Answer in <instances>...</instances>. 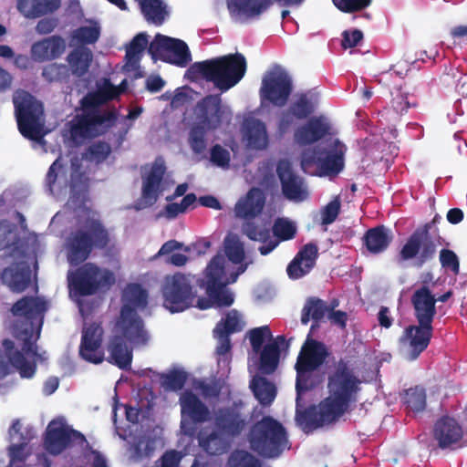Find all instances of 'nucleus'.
I'll return each instance as SVG.
<instances>
[{
	"label": "nucleus",
	"instance_id": "f257e3e1",
	"mask_svg": "<svg viewBox=\"0 0 467 467\" xmlns=\"http://www.w3.org/2000/svg\"><path fill=\"white\" fill-rule=\"evenodd\" d=\"M47 308L48 303L40 297H25L14 305L12 313L24 327L21 331L16 327L14 333L24 344L20 352L14 350L12 341L3 342L4 349L0 350V379L10 373L12 367L21 378L31 379L35 375L36 360L45 358V352L38 353L35 342L39 337L43 315Z\"/></svg>",
	"mask_w": 467,
	"mask_h": 467
},
{
	"label": "nucleus",
	"instance_id": "f03ea898",
	"mask_svg": "<svg viewBox=\"0 0 467 467\" xmlns=\"http://www.w3.org/2000/svg\"><path fill=\"white\" fill-rule=\"evenodd\" d=\"M147 293L140 285H128L122 293L120 315L114 323L108 345L110 362L120 368L130 366L131 348L143 346L149 340V334L139 312L147 306Z\"/></svg>",
	"mask_w": 467,
	"mask_h": 467
},
{
	"label": "nucleus",
	"instance_id": "7ed1b4c3",
	"mask_svg": "<svg viewBox=\"0 0 467 467\" xmlns=\"http://www.w3.org/2000/svg\"><path fill=\"white\" fill-rule=\"evenodd\" d=\"M225 256L217 254L207 265L201 285L205 287L206 293L219 306H229L234 297L232 292L224 287L234 283L248 265L245 261L244 244L240 238L229 234L223 241Z\"/></svg>",
	"mask_w": 467,
	"mask_h": 467
},
{
	"label": "nucleus",
	"instance_id": "20e7f679",
	"mask_svg": "<svg viewBox=\"0 0 467 467\" xmlns=\"http://www.w3.org/2000/svg\"><path fill=\"white\" fill-rule=\"evenodd\" d=\"M126 85V79L119 86H114L109 79L101 78L97 82L96 91L83 98V112L72 120L70 127V136L76 143L103 133L113 124L115 114L98 108V105L117 98L125 91Z\"/></svg>",
	"mask_w": 467,
	"mask_h": 467
},
{
	"label": "nucleus",
	"instance_id": "39448f33",
	"mask_svg": "<svg viewBox=\"0 0 467 467\" xmlns=\"http://www.w3.org/2000/svg\"><path fill=\"white\" fill-rule=\"evenodd\" d=\"M360 381L346 364L340 363L329 376V396L315 410L317 425L328 424L338 419L356 399Z\"/></svg>",
	"mask_w": 467,
	"mask_h": 467
},
{
	"label": "nucleus",
	"instance_id": "423d86ee",
	"mask_svg": "<svg viewBox=\"0 0 467 467\" xmlns=\"http://www.w3.org/2000/svg\"><path fill=\"white\" fill-rule=\"evenodd\" d=\"M81 228L72 234L66 244L67 257L71 265L85 261L93 248H103L109 242L107 232L101 227L96 213L86 206L78 212Z\"/></svg>",
	"mask_w": 467,
	"mask_h": 467
},
{
	"label": "nucleus",
	"instance_id": "0eeeda50",
	"mask_svg": "<svg viewBox=\"0 0 467 467\" xmlns=\"http://www.w3.org/2000/svg\"><path fill=\"white\" fill-rule=\"evenodd\" d=\"M213 428H204L198 434L199 445L210 454H222L228 449L231 439L239 435L246 425L245 419L236 410L214 411Z\"/></svg>",
	"mask_w": 467,
	"mask_h": 467
},
{
	"label": "nucleus",
	"instance_id": "6e6552de",
	"mask_svg": "<svg viewBox=\"0 0 467 467\" xmlns=\"http://www.w3.org/2000/svg\"><path fill=\"white\" fill-rule=\"evenodd\" d=\"M8 463L0 457V467H50L51 463L45 453L35 451L30 444L35 431L30 426H25L15 420L9 428Z\"/></svg>",
	"mask_w": 467,
	"mask_h": 467
},
{
	"label": "nucleus",
	"instance_id": "1a4fd4ad",
	"mask_svg": "<svg viewBox=\"0 0 467 467\" xmlns=\"http://www.w3.org/2000/svg\"><path fill=\"white\" fill-rule=\"evenodd\" d=\"M252 351L248 358V369L251 374L262 372L269 374L278 365L280 349L285 347L284 337H274L269 327L263 326L248 332Z\"/></svg>",
	"mask_w": 467,
	"mask_h": 467
},
{
	"label": "nucleus",
	"instance_id": "9d476101",
	"mask_svg": "<svg viewBox=\"0 0 467 467\" xmlns=\"http://www.w3.org/2000/svg\"><path fill=\"white\" fill-rule=\"evenodd\" d=\"M193 69L224 92L234 87L246 72V60L239 53L197 63Z\"/></svg>",
	"mask_w": 467,
	"mask_h": 467
},
{
	"label": "nucleus",
	"instance_id": "9b49d317",
	"mask_svg": "<svg viewBox=\"0 0 467 467\" xmlns=\"http://www.w3.org/2000/svg\"><path fill=\"white\" fill-rule=\"evenodd\" d=\"M345 146L336 138H329L317 148L306 149L301 158L302 170L311 175L332 176L344 166Z\"/></svg>",
	"mask_w": 467,
	"mask_h": 467
},
{
	"label": "nucleus",
	"instance_id": "f8f14e48",
	"mask_svg": "<svg viewBox=\"0 0 467 467\" xmlns=\"http://www.w3.org/2000/svg\"><path fill=\"white\" fill-rule=\"evenodd\" d=\"M193 277L190 275L177 273L167 275L162 285L163 306L171 313H178L196 306L200 309H207L218 306L213 299H198L195 302Z\"/></svg>",
	"mask_w": 467,
	"mask_h": 467
},
{
	"label": "nucleus",
	"instance_id": "ddd939ff",
	"mask_svg": "<svg viewBox=\"0 0 467 467\" xmlns=\"http://www.w3.org/2000/svg\"><path fill=\"white\" fill-rule=\"evenodd\" d=\"M218 393L216 387L202 382L195 383L193 390L185 389L182 393L180 397L181 428L185 434L190 436L193 434V423L210 421L213 419L208 408L199 400L198 395L212 398Z\"/></svg>",
	"mask_w": 467,
	"mask_h": 467
},
{
	"label": "nucleus",
	"instance_id": "4468645a",
	"mask_svg": "<svg viewBox=\"0 0 467 467\" xmlns=\"http://www.w3.org/2000/svg\"><path fill=\"white\" fill-rule=\"evenodd\" d=\"M18 242L17 228L9 223H0V250L10 248L11 255L15 254L22 259L16 264V269L6 268L2 280L13 292H22L30 283V272L21 247L16 245Z\"/></svg>",
	"mask_w": 467,
	"mask_h": 467
},
{
	"label": "nucleus",
	"instance_id": "2eb2a0df",
	"mask_svg": "<svg viewBox=\"0 0 467 467\" xmlns=\"http://www.w3.org/2000/svg\"><path fill=\"white\" fill-rule=\"evenodd\" d=\"M14 104L21 134L32 140L42 141L47 132L44 129L42 104L25 91L16 92Z\"/></svg>",
	"mask_w": 467,
	"mask_h": 467
},
{
	"label": "nucleus",
	"instance_id": "dca6fc26",
	"mask_svg": "<svg viewBox=\"0 0 467 467\" xmlns=\"http://www.w3.org/2000/svg\"><path fill=\"white\" fill-rule=\"evenodd\" d=\"M251 448L265 457H276L286 447V436L282 425L270 417L257 422L249 434Z\"/></svg>",
	"mask_w": 467,
	"mask_h": 467
},
{
	"label": "nucleus",
	"instance_id": "f3484780",
	"mask_svg": "<svg viewBox=\"0 0 467 467\" xmlns=\"http://www.w3.org/2000/svg\"><path fill=\"white\" fill-rule=\"evenodd\" d=\"M150 408V401L141 402L138 407H125L127 420L132 424L128 435L119 427L116 426L118 435L128 441L130 457L135 460L148 456L155 449L156 441L150 439L146 433L139 431L136 425L140 420L149 417Z\"/></svg>",
	"mask_w": 467,
	"mask_h": 467
},
{
	"label": "nucleus",
	"instance_id": "a211bd4d",
	"mask_svg": "<svg viewBox=\"0 0 467 467\" xmlns=\"http://www.w3.org/2000/svg\"><path fill=\"white\" fill-rule=\"evenodd\" d=\"M296 225L286 218H279L275 221L271 236L269 226L246 223L243 225V233L251 240L262 243L259 247L261 254L266 255L272 252L280 241L292 239L296 233Z\"/></svg>",
	"mask_w": 467,
	"mask_h": 467
},
{
	"label": "nucleus",
	"instance_id": "6ab92c4d",
	"mask_svg": "<svg viewBox=\"0 0 467 467\" xmlns=\"http://www.w3.org/2000/svg\"><path fill=\"white\" fill-rule=\"evenodd\" d=\"M71 296L90 295L97 290L109 288L114 282L113 273L99 269L92 264H86L75 273H68Z\"/></svg>",
	"mask_w": 467,
	"mask_h": 467
},
{
	"label": "nucleus",
	"instance_id": "aec40b11",
	"mask_svg": "<svg viewBox=\"0 0 467 467\" xmlns=\"http://www.w3.org/2000/svg\"><path fill=\"white\" fill-rule=\"evenodd\" d=\"M165 169L164 161L161 159L143 168L141 196L137 202V209H144L154 204L160 195L173 184V182L165 176Z\"/></svg>",
	"mask_w": 467,
	"mask_h": 467
},
{
	"label": "nucleus",
	"instance_id": "412c9836",
	"mask_svg": "<svg viewBox=\"0 0 467 467\" xmlns=\"http://www.w3.org/2000/svg\"><path fill=\"white\" fill-rule=\"evenodd\" d=\"M292 80L281 67L267 71L262 79L260 99L262 105L268 102L276 107H283L292 92Z\"/></svg>",
	"mask_w": 467,
	"mask_h": 467
},
{
	"label": "nucleus",
	"instance_id": "4be33fe9",
	"mask_svg": "<svg viewBox=\"0 0 467 467\" xmlns=\"http://www.w3.org/2000/svg\"><path fill=\"white\" fill-rule=\"evenodd\" d=\"M85 443V437L71 429L63 417L54 419L47 427L44 445L46 450L53 455L61 453L67 447L83 446Z\"/></svg>",
	"mask_w": 467,
	"mask_h": 467
},
{
	"label": "nucleus",
	"instance_id": "5701e85b",
	"mask_svg": "<svg viewBox=\"0 0 467 467\" xmlns=\"http://www.w3.org/2000/svg\"><path fill=\"white\" fill-rule=\"evenodd\" d=\"M149 53L153 60L161 59L180 67L191 61V53L183 41L161 34L150 44Z\"/></svg>",
	"mask_w": 467,
	"mask_h": 467
},
{
	"label": "nucleus",
	"instance_id": "b1692460",
	"mask_svg": "<svg viewBox=\"0 0 467 467\" xmlns=\"http://www.w3.org/2000/svg\"><path fill=\"white\" fill-rule=\"evenodd\" d=\"M327 354L324 345L307 337L302 347L296 365L297 371L296 390L298 396L303 390L308 388V373L324 362Z\"/></svg>",
	"mask_w": 467,
	"mask_h": 467
},
{
	"label": "nucleus",
	"instance_id": "393cba45",
	"mask_svg": "<svg viewBox=\"0 0 467 467\" xmlns=\"http://www.w3.org/2000/svg\"><path fill=\"white\" fill-rule=\"evenodd\" d=\"M198 117L197 126L205 130L219 128L224 123H229L232 118V110L228 105L223 104L219 96H208L201 101L196 108Z\"/></svg>",
	"mask_w": 467,
	"mask_h": 467
},
{
	"label": "nucleus",
	"instance_id": "a878e982",
	"mask_svg": "<svg viewBox=\"0 0 467 467\" xmlns=\"http://www.w3.org/2000/svg\"><path fill=\"white\" fill-rule=\"evenodd\" d=\"M432 327L428 324L409 327L401 337L402 347L410 359H415L429 345Z\"/></svg>",
	"mask_w": 467,
	"mask_h": 467
},
{
	"label": "nucleus",
	"instance_id": "bb28decb",
	"mask_svg": "<svg viewBox=\"0 0 467 467\" xmlns=\"http://www.w3.org/2000/svg\"><path fill=\"white\" fill-rule=\"evenodd\" d=\"M277 172L282 183L285 196L294 202H302L308 197V191L303 180L295 175L291 163L288 161H281L277 166Z\"/></svg>",
	"mask_w": 467,
	"mask_h": 467
},
{
	"label": "nucleus",
	"instance_id": "cd10ccee",
	"mask_svg": "<svg viewBox=\"0 0 467 467\" xmlns=\"http://www.w3.org/2000/svg\"><path fill=\"white\" fill-rule=\"evenodd\" d=\"M435 253V245L427 238L426 232H415L406 242L400 251L403 260L415 258L419 265L432 257Z\"/></svg>",
	"mask_w": 467,
	"mask_h": 467
},
{
	"label": "nucleus",
	"instance_id": "c85d7f7f",
	"mask_svg": "<svg viewBox=\"0 0 467 467\" xmlns=\"http://www.w3.org/2000/svg\"><path fill=\"white\" fill-rule=\"evenodd\" d=\"M102 328L99 325H85L79 353L81 357L91 363L99 364L104 358L101 350Z\"/></svg>",
	"mask_w": 467,
	"mask_h": 467
},
{
	"label": "nucleus",
	"instance_id": "c756f323",
	"mask_svg": "<svg viewBox=\"0 0 467 467\" xmlns=\"http://www.w3.org/2000/svg\"><path fill=\"white\" fill-rule=\"evenodd\" d=\"M243 140L251 149H264L268 143V135L264 122L247 115L242 126Z\"/></svg>",
	"mask_w": 467,
	"mask_h": 467
},
{
	"label": "nucleus",
	"instance_id": "7c9ffc66",
	"mask_svg": "<svg viewBox=\"0 0 467 467\" xmlns=\"http://www.w3.org/2000/svg\"><path fill=\"white\" fill-rule=\"evenodd\" d=\"M330 124L324 117L312 118L306 124L297 128L295 140L299 144H310L329 133Z\"/></svg>",
	"mask_w": 467,
	"mask_h": 467
},
{
	"label": "nucleus",
	"instance_id": "2f4dec72",
	"mask_svg": "<svg viewBox=\"0 0 467 467\" xmlns=\"http://www.w3.org/2000/svg\"><path fill=\"white\" fill-rule=\"evenodd\" d=\"M65 49V40L53 36L35 43L31 47V57L35 61L44 62L60 57Z\"/></svg>",
	"mask_w": 467,
	"mask_h": 467
},
{
	"label": "nucleus",
	"instance_id": "473e14b6",
	"mask_svg": "<svg viewBox=\"0 0 467 467\" xmlns=\"http://www.w3.org/2000/svg\"><path fill=\"white\" fill-rule=\"evenodd\" d=\"M317 255V247L316 245L312 244L305 245L287 266L289 277L297 279L306 275L315 265Z\"/></svg>",
	"mask_w": 467,
	"mask_h": 467
},
{
	"label": "nucleus",
	"instance_id": "72a5a7b5",
	"mask_svg": "<svg viewBox=\"0 0 467 467\" xmlns=\"http://www.w3.org/2000/svg\"><path fill=\"white\" fill-rule=\"evenodd\" d=\"M434 436L439 445L446 448L461 441L462 429L453 418L443 417L435 424Z\"/></svg>",
	"mask_w": 467,
	"mask_h": 467
},
{
	"label": "nucleus",
	"instance_id": "f704fd0d",
	"mask_svg": "<svg viewBox=\"0 0 467 467\" xmlns=\"http://www.w3.org/2000/svg\"><path fill=\"white\" fill-rule=\"evenodd\" d=\"M230 13L238 19L254 17L265 11L271 0H227Z\"/></svg>",
	"mask_w": 467,
	"mask_h": 467
},
{
	"label": "nucleus",
	"instance_id": "c9c22d12",
	"mask_svg": "<svg viewBox=\"0 0 467 467\" xmlns=\"http://www.w3.org/2000/svg\"><path fill=\"white\" fill-rule=\"evenodd\" d=\"M265 204V196L259 189H252L245 197L241 198L234 207L237 217L252 218L261 213Z\"/></svg>",
	"mask_w": 467,
	"mask_h": 467
},
{
	"label": "nucleus",
	"instance_id": "e433bc0d",
	"mask_svg": "<svg viewBox=\"0 0 467 467\" xmlns=\"http://www.w3.org/2000/svg\"><path fill=\"white\" fill-rule=\"evenodd\" d=\"M412 301L419 323L431 325L435 315V299L431 292L421 288L414 294Z\"/></svg>",
	"mask_w": 467,
	"mask_h": 467
},
{
	"label": "nucleus",
	"instance_id": "4c0bfd02",
	"mask_svg": "<svg viewBox=\"0 0 467 467\" xmlns=\"http://www.w3.org/2000/svg\"><path fill=\"white\" fill-rule=\"evenodd\" d=\"M195 250V245L185 246L175 240L166 242L159 250L158 256L169 255L168 263L176 266L184 265L188 261L187 254L191 255Z\"/></svg>",
	"mask_w": 467,
	"mask_h": 467
},
{
	"label": "nucleus",
	"instance_id": "58836bf2",
	"mask_svg": "<svg viewBox=\"0 0 467 467\" xmlns=\"http://www.w3.org/2000/svg\"><path fill=\"white\" fill-rule=\"evenodd\" d=\"M100 36V26L95 20H86L79 27L75 29L70 37L69 45H88L97 42Z\"/></svg>",
	"mask_w": 467,
	"mask_h": 467
},
{
	"label": "nucleus",
	"instance_id": "ea45409f",
	"mask_svg": "<svg viewBox=\"0 0 467 467\" xmlns=\"http://www.w3.org/2000/svg\"><path fill=\"white\" fill-rule=\"evenodd\" d=\"M148 36L144 33L138 34L130 42L126 51V62L124 69L128 72L136 71L139 62L148 45Z\"/></svg>",
	"mask_w": 467,
	"mask_h": 467
},
{
	"label": "nucleus",
	"instance_id": "a19ab883",
	"mask_svg": "<svg viewBox=\"0 0 467 467\" xmlns=\"http://www.w3.org/2000/svg\"><path fill=\"white\" fill-rule=\"evenodd\" d=\"M145 19L156 26L161 25L169 12L167 5L161 0H137Z\"/></svg>",
	"mask_w": 467,
	"mask_h": 467
},
{
	"label": "nucleus",
	"instance_id": "79ce46f5",
	"mask_svg": "<svg viewBox=\"0 0 467 467\" xmlns=\"http://www.w3.org/2000/svg\"><path fill=\"white\" fill-rule=\"evenodd\" d=\"M392 239L389 230L377 227L369 230L366 234L367 248L374 254L384 251Z\"/></svg>",
	"mask_w": 467,
	"mask_h": 467
},
{
	"label": "nucleus",
	"instance_id": "37998d69",
	"mask_svg": "<svg viewBox=\"0 0 467 467\" xmlns=\"http://www.w3.org/2000/svg\"><path fill=\"white\" fill-rule=\"evenodd\" d=\"M92 61V52L89 48L80 47L72 51L67 57V62L74 74L81 76L85 74Z\"/></svg>",
	"mask_w": 467,
	"mask_h": 467
},
{
	"label": "nucleus",
	"instance_id": "c03bdc74",
	"mask_svg": "<svg viewBox=\"0 0 467 467\" xmlns=\"http://www.w3.org/2000/svg\"><path fill=\"white\" fill-rule=\"evenodd\" d=\"M250 386L260 403L267 405L275 400V387L265 379L254 376Z\"/></svg>",
	"mask_w": 467,
	"mask_h": 467
},
{
	"label": "nucleus",
	"instance_id": "a18cd8bd",
	"mask_svg": "<svg viewBox=\"0 0 467 467\" xmlns=\"http://www.w3.org/2000/svg\"><path fill=\"white\" fill-rule=\"evenodd\" d=\"M317 104V97L313 93L298 94L291 106V112L302 119L310 114Z\"/></svg>",
	"mask_w": 467,
	"mask_h": 467
},
{
	"label": "nucleus",
	"instance_id": "49530a36",
	"mask_svg": "<svg viewBox=\"0 0 467 467\" xmlns=\"http://www.w3.org/2000/svg\"><path fill=\"white\" fill-rule=\"evenodd\" d=\"M214 337L217 338L216 354L218 356L219 366H223L225 370H228L229 357L228 352L230 351V340L229 336L222 330V325H217L213 330Z\"/></svg>",
	"mask_w": 467,
	"mask_h": 467
},
{
	"label": "nucleus",
	"instance_id": "de8ad7c7",
	"mask_svg": "<svg viewBox=\"0 0 467 467\" xmlns=\"http://www.w3.org/2000/svg\"><path fill=\"white\" fill-rule=\"evenodd\" d=\"M186 379L185 371L176 369L163 374L161 378V385L166 390L176 391L182 388Z\"/></svg>",
	"mask_w": 467,
	"mask_h": 467
},
{
	"label": "nucleus",
	"instance_id": "09e8293b",
	"mask_svg": "<svg viewBox=\"0 0 467 467\" xmlns=\"http://www.w3.org/2000/svg\"><path fill=\"white\" fill-rule=\"evenodd\" d=\"M326 310L327 308L323 301L310 299L303 308L301 321L303 324H307L310 319L317 321L324 317Z\"/></svg>",
	"mask_w": 467,
	"mask_h": 467
},
{
	"label": "nucleus",
	"instance_id": "8fccbe9b",
	"mask_svg": "<svg viewBox=\"0 0 467 467\" xmlns=\"http://www.w3.org/2000/svg\"><path fill=\"white\" fill-rule=\"evenodd\" d=\"M196 202V196L193 193L185 195L180 203L171 202L166 205L161 215L171 219L178 214L186 212Z\"/></svg>",
	"mask_w": 467,
	"mask_h": 467
},
{
	"label": "nucleus",
	"instance_id": "3c124183",
	"mask_svg": "<svg viewBox=\"0 0 467 467\" xmlns=\"http://www.w3.org/2000/svg\"><path fill=\"white\" fill-rule=\"evenodd\" d=\"M217 325H222V330L229 336L232 333L241 331L245 323L236 310H232Z\"/></svg>",
	"mask_w": 467,
	"mask_h": 467
},
{
	"label": "nucleus",
	"instance_id": "603ef678",
	"mask_svg": "<svg viewBox=\"0 0 467 467\" xmlns=\"http://www.w3.org/2000/svg\"><path fill=\"white\" fill-rule=\"evenodd\" d=\"M404 399L408 408L413 411H420L425 408V392L421 388L408 389Z\"/></svg>",
	"mask_w": 467,
	"mask_h": 467
},
{
	"label": "nucleus",
	"instance_id": "864d4df0",
	"mask_svg": "<svg viewBox=\"0 0 467 467\" xmlns=\"http://www.w3.org/2000/svg\"><path fill=\"white\" fill-rule=\"evenodd\" d=\"M229 467H260L257 459L244 451L234 452L228 462Z\"/></svg>",
	"mask_w": 467,
	"mask_h": 467
},
{
	"label": "nucleus",
	"instance_id": "5fc2aeb1",
	"mask_svg": "<svg viewBox=\"0 0 467 467\" xmlns=\"http://www.w3.org/2000/svg\"><path fill=\"white\" fill-rule=\"evenodd\" d=\"M110 153V147L104 142L93 144L87 153L86 158L90 161L99 163L106 160Z\"/></svg>",
	"mask_w": 467,
	"mask_h": 467
},
{
	"label": "nucleus",
	"instance_id": "6e6d98bb",
	"mask_svg": "<svg viewBox=\"0 0 467 467\" xmlns=\"http://www.w3.org/2000/svg\"><path fill=\"white\" fill-rule=\"evenodd\" d=\"M336 7L345 13H352L367 7L371 0H332Z\"/></svg>",
	"mask_w": 467,
	"mask_h": 467
},
{
	"label": "nucleus",
	"instance_id": "4d7b16f0",
	"mask_svg": "<svg viewBox=\"0 0 467 467\" xmlns=\"http://www.w3.org/2000/svg\"><path fill=\"white\" fill-rule=\"evenodd\" d=\"M206 130L199 126L192 129L190 133V145L196 153H202L205 149L204 132Z\"/></svg>",
	"mask_w": 467,
	"mask_h": 467
},
{
	"label": "nucleus",
	"instance_id": "13d9d810",
	"mask_svg": "<svg viewBox=\"0 0 467 467\" xmlns=\"http://www.w3.org/2000/svg\"><path fill=\"white\" fill-rule=\"evenodd\" d=\"M67 67L61 64H50L43 70V77L48 81H57L62 79L67 75Z\"/></svg>",
	"mask_w": 467,
	"mask_h": 467
},
{
	"label": "nucleus",
	"instance_id": "bf43d9fd",
	"mask_svg": "<svg viewBox=\"0 0 467 467\" xmlns=\"http://www.w3.org/2000/svg\"><path fill=\"white\" fill-rule=\"evenodd\" d=\"M340 209V202L337 197L332 200L322 211L321 217L324 224H329L335 221Z\"/></svg>",
	"mask_w": 467,
	"mask_h": 467
},
{
	"label": "nucleus",
	"instance_id": "052dcab7",
	"mask_svg": "<svg viewBox=\"0 0 467 467\" xmlns=\"http://www.w3.org/2000/svg\"><path fill=\"white\" fill-rule=\"evenodd\" d=\"M211 161L219 167H225L230 161V152L219 145H215L211 151Z\"/></svg>",
	"mask_w": 467,
	"mask_h": 467
},
{
	"label": "nucleus",
	"instance_id": "680f3d73",
	"mask_svg": "<svg viewBox=\"0 0 467 467\" xmlns=\"http://www.w3.org/2000/svg\"><path fill=\"white\" fill-rule=\"evenodd\" d=\"M60 158L57 159L49 168V171L47 172V182L49 187L50 192L57 196L60 195L59 189H55V183L56 180L57 178L58 172L61 170V164H60Z\"/></svg>",
	"mask_w": 467,
	"mask_h": 467
},
{
	"label": "nucleus",
	"instance_id": "e2e57ef3",
	"mask_svg": "<svg viewBox=\"0 0 467 467\" xmlns=\"http://www.w3.org/2000/svg\"><path fill=\"white\" fill-rule=\"evenodd\" d=\"M440 260L444 267L451 268L454 273L459 271V261L457 255L451 250H442Z\"/></svg>",
	"mask_w": 467,
	"mask_h": 467
},
{
	"label": "nucleus",
	"instance_id": "0e129e2a",
	"mask_svg": "<svg viewBox=\"0 0 467 467\" xmlns=\"http://www.w3.org/2000/svg\"><path fill=\"white\" fill-rule=\"evenodd\" d=\"M36 2L37 0H18L17 9L26 17L38 16Z\"/></svg>",
	"mask_w": 467,
	"mask_h": 467
},
{
	"label": "nucleus",
	"instance_id": "69168bd1",
	"mask_svg": "<svg viewBox=\"0 0 467 467\" xmlns=\"http://www.w3.org/2000/svg\"><path fill=\"white\" fill-rule=\"evenodd\" d=\"M363 34L358 29L347 30L343 33L342 46L350 48L357 46L362 39Z\"/></svg>",
	"mask_w": 467,
	"mask_h": 467
},
{
	"label": "nucleus",
	"instance_id": "338daca9",
	"mask_svg": "<svg viewBox=\"0 0 467 467\" xmlns=\"http://www.w3.org/2000/svg\"><path fill=\"white\" fill-rule=\"evenodd\" d=\"M37 13L38 16L49 12H53L60 5L59 0H37Z\"/></svg>",
	"mask_w": 467,
	"mask_h": 467
},
{
	"label": "nucleus",
	"instance_id": "774afa93",
	"mask_svg": "<svg viewBox=\"0 0 467 467\" xmlns=\"http://www.w3.org/2000/svg\"><path fill=\"white\" fill-rule=\"evenodd\" d=\"M87 185L84 181H80L79 184L73 179L72 185L70 187V202H75V199H84Z\"/></svg>",
	"mask_w": 467,
	"mask_h": 467
}]
</instances>
